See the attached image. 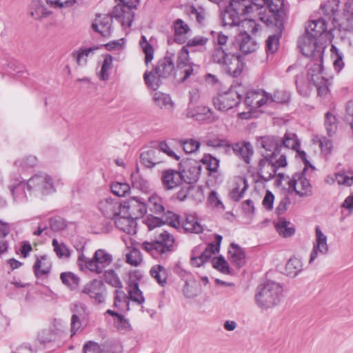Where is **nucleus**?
I'll list each match as a JSON object with an SVG mask.
<instances>
[{
	"instance_id": "1",
	"label": "nucleus",
	"mask_w": 353,
	"mask_h": 353,
	"mask_svg": "<svg viewBox=\"0 0 353 353\" xmlns=\"http://www.w3.org/2000/svg\"><path fill=\"white\" fill-rule=\"evenodd\" d=\"M211 61L219 64L223 70L233 77L240 75L244 68L240 54L227 52L226 49L222 46H214L211 52Z\"/></svg>"
},
{
	"instance_id": "2",
	"label": "nucleus",
	"mask_w": 353,
	"mask_h": 353,
	"mask_svg": "<svg viewBox=\"0 0 353 353\" xmlns=\"http://www.w3.org/2000/svg\"><path fill=\"white\" fill-rule=\"evenodd\" d=\"M283 292V288L280 283L268 281L257 287L255 294L256 303L262 309L273 307L281 302Z\"/></svg>"
},
{
	"instance_id": "3",
	"label": "nucleus",
	"mask_w": 353,
	"mask_h": 353,
	"mask_svg": "<svg viewBox=\"0 0 353 353\" xmlns=\"http://www.w3.org/2000/svg\"><path fill=\"white\" fill-rule=\"evenodd\" d=\"M112 256L103 249L97 250L92 259L87 258L83 252L78 256L77 263L81 271L90 270L101 274L112 262Z\"/></svg>"
},
{
	"instance_id": "4",
	"label": "nucleus",
	"mask_w": 353,
	"mask_h": 353,
	"mask_svg": "<svg viewBox=\"0 0 353 353\" xmlns=\"http://www.w3.org/2000/svg\"><path fill=\"white\" fill-rule=\"evenodd\" d=\"M247 0H230V5L222 14L224 26H236L241 23L240 17L252 12V6L248 5Z\"/></svg>"
},
{
	"instance_id": "5",
	"label": "nucleus",
	"mask_w": 353,
	"mask_h": 353,
	"mask_svg": "<svg viewBox=\"0 0 353 353\" xmlns=\"http://www.w3.org/2000/svg\"><path fill=\"white\" fill-rule=\"evenodd\" d=\"M26 189L30 195L40 196L55 192L52 177L47 174L41 173L33 175L26 182Z\"/></svg>"
},
{
	"instance_id": "6",
	"label": "nucleus",
	"mask_w": 353,
	"mask_h": 353,
	"mask_svg": "<svg viewBox=\"0 0 353 353\" xmlns=\"http://www.w3.org/2000/svg\"><path fill=\"white\" fill-rule=\"evenodd\" d=\"M163 222L168 223L174 228H179L181 225L185 231L190 233L200 234L204 230L194 214H186L184 219L181 222L177 214L168 211L163 215Z\"/></svg>"
},
{
	"instance_id": "7",
	"label": "nucleus",
	"mask_w": 353,
	"mask_h": 353,
	"mask_svg": "<svg viewBox=\"0 0 353 353\" xmlns=\"http://www.w3.org/2000/svg\"><path fill=\"white\" fill-rule=\"evenodd\" d=\"M287 165L285 153H282L278 159L263 157L259 161L257 174L261 179L268 181L275 176L279 168H285Z\"/></svg>"
},
{
	"instance_id": "8",
	"label": "nucleus",
	"mask_w": 353,
	"mask_h": 353,
	"mask_svg": "<svg viewBox=\"0 0 353 353\" xmlns=\"http://www.w3.org/2000/svg\"><path fill=\"white\" fill-rule=\"evenodd\" d=\"M216 244L210 243L207 246L198 245L192 250L190 263L194 267H200L207 262L211 257L219 252L222 236L216 234L214 236Z\"/></svg>"
},
{
	"instance_id": "9",
	"label": "nucleus",
	"mask_w": 353,
	"mask_h": 353,
	"mask_svg": "<svg viewBox=\"0 0 353 353\" xmlns=\"http://www.w3.org/2000/svg\"><path fill=\"white\" fill-rule=\"evenodd\" d=\"M174 243V237L168 232H161L154 242H144L142 248L150 253L153 257L170 252Z\"/></svg>"
},
{
	"instance_id": "10",
	"label": "nucleus",
	"mask_w": 353,
	"mask_h": 353,
	"mask_svg": "<svg viewBox=\"0 0 353 353\" xmlns=\"http://www.w3.org/2000/svg\"><path fill=\"white\" fill-rule=\"evenodd\" d=\"M283 7V0H265L263 10L259 12L260 21L268 26H278L280 24Z\"/></svg>"
},
{
	"instance_id": "11",
	"label": "nucleus",
	"mask_w": 353,
	"mask_h": 353,
	"mask_svg": "<svg viewBox=\"0 0 353 353\" xmlns=\"http://www.w3.org/2000/svg\"><path fill=\"white\" fill-rule=\"evenodd\" d=\"M317 39L305 33L298 41L300 50L303 55L311 57V59L323 58L325 46L319 44Z\"/></svg>"
},
{
	"instance_id": "12",
	"label": "nucleus",
	"mask_w": 353,
	"mask_h": 353,
	"mask_svg": "<svg viewBox=\"0 0 353 353\" xmlns=\"http://www.w3.org/2000/svg\"><path fill=\"white\" fill-rule=\"evenodd\" d=\"M241 95L234 88L219 93L213 98L214 108L221 112H226L237 106L241 102Z\"/></svg>"
},
{
	"instance_id": "13",
	"label": "nucleus",
	"mask_w": 353,
	"mask_h": 353,
	"mask_svg": "<svg viewBox=\"0 0 353 353\" xmlns=\"http://www.w3.org/2000/svg\"><path fill=\"white\" fill-rule=\"evenodd\" d=\"M304 165H305V164H304ZM308 166L314 169L312 165L310 163V165L305 166L301 172L295 173L292 179L288 181L289 190L294 191L296 194L300 196H308L312 194V185L309 180L305 176V172Z\"/></svg>"
},
{
	"instance_id": "14",
	"label": "nucleus",
	"mask_w": 353,
	"mask_h": 353,
	"mask_svg": "<svg viewBox=\"0 0 353 353\" xmlns=\"http://www.w3.org/2000/svg\"><path fill=\"white\" fill-rule=\"evenodd\" d=\"M281 145H282V153H285L286 155L289 152H295L296 157L300 158L305 166L310 165L309 161L307 159V154L303 150H301L300 141L297 139V136L295 133L291 132H287L283 138H280Z\"/></svg>"
},
{
	"instance_id": "15",
	"label": "nucleus",
	"mask_w": 353,
	"mask_h": 353,
	"mask_svg": "<svg viewBox=\"0 0 353 353\" xmlns=\"http://www.w3.org/2000/svg\"><path fill=\"white\" fill-rule=\"evenodd\" d=\"M258 145L263 148V157H269L272 159H276L280 157L282 152L280 138L274 136H265L258 139Z\"/></svg>"
},
{
	"instance_id": "16",
	"label": "nucleus",
	"mask_w": 353,
	"mask_h": 353,
	"mask_svg": "<svg viewBox=\"0 0 353 353\" xmlns=\"http://www.w3.org/2000/svg\"><path fill=\"white\" fill-rule=\"evenodd\" d=\"M146 212L147 205L139 197H131L122 204V214H128L135 219L143 216Z\"/></svg>"
},
{
	"instance_id": "17",
	"label": "nucleus",
	"mask_w": 353,
	"mask_h": 353,
	"mask_svg": "<svg viewBox=\"0 0 353 353\" xmlns=\"http://www.w3.org/2000/svg\"><path fill=\"white\" fill-rule=\"evenodd\" d=\"M142 276V274L138 270L132 272L130 273L128 283L129 300L138 305H141L145 302V298L139 288V282L141 280Z\"/></svg>"
},
{
	"instance_id": "18",
	"label": "nucleus",
	"mask_w": 353,
	"mask_h": 353,
	"mask_svg": "<svg viewBox=\"0 0 353 353\" xmlns=\"http://www.w3.org/2000/svg\"><path fill=\"white\" fill-rule=\"evenodd\" d=\"M161 181L165 190H171L182 185L185 179L181 172L169 168L161 172Z\"/></svg>"
},
{
	"instance_id": "19",
	"label": "nucleus",
	"mask_w": 353,
	"mask_h": 353,
	"mask_svg": "<svg viewBox=\"0 0 353 353\" xmlns=\"http://www.w3.org/2000/svg\"><path fill=\"white\" fill-rule=\"evenodd\" d=\"M81 293L88 295L98 303H103L105 300V288L102 281L93 279L86 283Z\"/></svg>"
},
{
	"instance_id": "20",
	"label": "nucleus",
	"mask_w": 353,
	"mask_h": 353,
	"mask_svg": "<svg viewBox=\"0 0 353 353\" xmlns=\"http://www.w3.org/2000/svg\"><path fill=\"white\" fill-rule=\"evenodd\" d=\"M98 208L108 219H112L122 214V203L117 199L106 198L101 200Z\"/></svg>"
},
{
	"instance_id": "21",
	"label": "nucleus",
	"mask_w": 353,
	"mask_h": 353,
	"mask_svg": "<svg viewBox=\"0 0 353 353\" xmlns=\"http://www.w3.org/2000/svg\"><path fill=\"white\" fill-rule=\"evenodd\" d=\"M327 241V236L323 233L319 226H316L315 228V241L313 243L309 263H312L319 254L325 255L327 254L329 247Z\"/></svg>"
},
{
	"instance_id": "22",
	"label": "nucleus",
	"mask_w": 353,
	"mask_h": 353,
	"mask_svg": "<svg viewBox=\"0 0 353 353\" xmlns=\"http://www.w3.org/2000/svg\"><path fill=\"white\" fill-rule=\"evenodd\" d=\"M244 102L250 112L255 111L264 105H268V92L263 90L249 91L246 94Z\"/></svg>"
},
{
	"instance_id": "23",
	"label": "nucleus",
	"mask_w": 353,
	"mask_h": 353,
	"mask_svg": "<svg viewBox=\"0 0 353 353\" xmlns=\"http://www.w3.org/2000/svg\"><path fill=\"white\" fill-rule=\"evenodd\" d=\"M338 26L345 31L353 30V0L346 1L338 17Z\"/></svg>"
},
{
	"instance_id": "24",
	"label": "nucleus",
	"mask_w": 353,
	"mask_h": 353,
	"mask_svg": "<svg viewBox=\"0 0 353 353\" xmlns=\"http://www.w3.org/2000/svg\"><path fill=\"white\" fill-rule=\"evenodd\" d=\"M171 29L174 32V42L179 44H183L186 43L191 32V29L188 23L181 19H177L173 21L171 26Z\"/></svg>"
},
{
	"instance_id": "25",
	"label": "nucleus",
	"mask_w": 353,
	"mask_h": 353,
	"mask_svg": "<svg viewBox=\"0 0 353 353\" xmlns=\"http://www.w3.org/2000/svg\"><path fill=\"white\" fill-rule=\"evenodd\" d=\"M174 57L173 53L168 52L164 58L159 61L154 68L155 74L162 78L171 76L174 71Z\"/></svg>"
},
{
	"instance_id": "26",
	"label": "nucleus",
	"mask_w": 353,
	"mask_h": 353,
	"mask_svg": "<svg viewBox=\"0 0 353 353\" xmlns=\"http://www.w3.org/2000/svg\"><path fill=\"white\" fill-rule=\"evenodd\" d=\"M307 67V81L313 85H318V83H322V80H323V77L322 76L323 58L320 59L319 61L317 59H310Z\"/></svg>"
},
{
	"instance_id": "27",
	"label": "nucleus",
	"mask_w": 353,
	"mask_h": 353,
	"mask_svg": "<svg viewBox=\"0 0 353 353\" xmlns=\"http://www.w3.org/2000/svg\"><path fill=\"white\" fill-rule=\"evenodd\" d=\"M114 224L120 230L133 235L137 233L136 219L128 214H121L114 218Z\"/></svg>"
},
{
	"instance_id": "28",
	"label": "nucleus",
	"mask_w": 353,
	"mask_h": 353,
	"mask_svg": "<svg viewBox=\"0 0 353 353\" xmlns=\"http://www.w3.org/2000/svg\"><path fill=\"white\" fill-rule=\"evenodd\" d=\"M26 183L14 179L8 185V188L12 193L13 200L16 203H23L27 201V194L25 191Z\"/></svg>"
},
{
	"instance_id": "29",
	"label": "nucleus",
	"mask_w": 353,
	"mask_h": 353,
	"mask_svg": "<svg viewBox=\"0 0 353 353\" xmlns=\"http://www.w3.org/2000/svg\"><path fill=\"white\" fill-rule=\"evenodd\" d=\"M186 115L188 117L194 118L198 121H207L209 123L216 120V117L214 115L212 110L206 106H198L195 112L188 108Z\"/></svg>"
},
{
	"instance_id": "30",
	"label": "nucleus",
	"mask_w": 353,
	"mask_h": 353,
	"mask_svg": "<svg viewBox=\"0 0 353 353\" xmlns=\"http://www.w3.org/2000/svg\"><path fill=\"white\" fill-rule=\"evenodd\" d=\"M234 153L243 159L247 164H250L251 158L253 156L254 150L249 142L237 143L231 145Z\"/></svg>"
},
{
	"instance_id": "31",
	"label": "nucleus",
	"mask_w": 353,
	"mask_h": 353,
	"mask_svg": "<svg viewBox=\"0 0 353 353\" xmlns=\"http://www.w3.org/2000/svg\"><path fill=\"white\" fill-rule=\"evenodd\" d=\"M93 29L104 37H109L112 33V18L109 16L98 17L92 23Z\"/></svg>"
},
{
	"instance_id": "32",
	"label": "nucleus",
	"mask_w": 353,
	"mask_h": 353,
	"mask_svg": "<svg viewBox=\"0 0 353 353\" xmlns=\"http://www.w3.org/2000/svg\"><path fill=\"white\" fill-rule=\"evenodd\" d=\"M160 152L157 149L151 148L141 154V163L146 168H153L157 164L161 162L159 158Z\"/></svg>"
},
{
	"instance_id": "33",
	"label": "nucleus",
	"mask_w": 353,
	"mask_h": 353,
	"mask_svg": "<svg viewBox=\"0 0 353 353\" xmlns=\"http://www.w3.org/2000/svg\"><path fill=\"white\" fill-rule=\"evenodd\" d=\"M327 30V23L323 19L313 20L309 22L305 29V33L319 39Z\"/></svg>"
},
{
	"instance_id": "34",
	"label": "nucleus",
	"mask_w": 353,
	"mask_h": 353,
	"mask_svg": "<svg viewBox=\"0 0 353 353\" xmlns=\"http://www.w3.org/2000/svg\"><path fill=\"white\" fill-rule=\"evenodd\" d=\"M114 307L123 312L130 310L129 297L122 289H117L114 292Z\"/></svg>"
},
{
	"instance_id": "35",
	"label": "nucleus",
	"mask_w": 353,
	"mask_h": 353,
	"mask_svg": "<svg viewBox=\"0 0 353 353\" xmlns=\"http://www.w3.org/2000/svg\"><path fill=\"white\" fill-rule=\"evenodd\" d=\"M52 263L46 255L37 256L33 269L37 277L48 274L51 270Z\"/></svg>"
},
{
	"instance_id": "36",
	"label": "nucleus",
	"mask_w": 353,
	"mask_h": 353,
	"mask_svg": "<svg viewBox=\"0 0 353 353\" xmlns=\"http://www.w3.org/2000/svg\"><path fill=\"white\" fill-rule=\"evenodd\" d=\"M228 253L230 261L235 266L239 268L245 264V252L237 244L231 243Z\"/></svg>"
},
{
	"instance_id": "37",
	"label": "nucleus",
	"mask_w": 353,
	"mask_h": 353,
	"mask_svg": "<svg viewBox=\"0 0 353 353\" xmlns=\"http://www.w3.org/2000/svg\"><path fill=\"white\" fill-rule=\"evenodd\" d=\"M248 188V184L244 177H236L234 181V186L230 192V197L235 201H239Z\"/></svg>"
},
{
	"instance_id": "38",
	"label": "nucleus",
	"mask_w": 353,
	"mask_h": 353,
	"mask_svg": "<svg viewBox=\"0 0 353 353\" xmlns=\"http://www.w3.org/2000/svg\"><path fill=\"white\" fill-rule=\"evenodd\" d=\"M239 37V49L243 53H252L257 49L258 43L248 33H242Z\"/></svg>"
},
{
	"instance_id": "39",
	"label": "nucleus",
	"mask_w": 353,
	"mask_h": 353,
	"mask_svg": "<svg viewBox=\"0 0 353 353\" xmlns=\"http://www.w3.org/2000/svg\"><path fill=\"white\" fill-rule=\"evenodd\" d=\"M153 100L156 105L161 109L164 108L168 110H173L174 108V103L168 94L156 92L154 93Z\"/></svg>"
},
{
	"instance_id": "40",
	"label": "nucleus",
	"mask_w": 353,
	"mask_h": 353,
	"mask_svg": "<svg viewBox=\"0 0 353 353\" xmlns=\"http://www.w3.org/2000/svg\"><path fill=\"white\" fill-rule=\"evenodd\" d=\"M201 166L197 162L190 163L188 168L183 171V176H185V182L190 184L195 183L199 178L201 173Z\"/></svg>"
},
{
	"instance_id": "41",
	"label": "nucleus",
	"mask_w": 353,
	"mask_h": 353,
	"mask_svg": "<svg viewBox=\"0 0 353 353\" xmlns=\"http://www.w3.org/2000/svg\"><path fill=\"white\" fill-rule=\"evenodd\" d=\"M201 292L200 283L195 279L190 278L185 282L183 288V293L188 299H192L198 296Z\"/></svg>"
},
{
	"instance_id": "42",
	"label": "nucleus",
	"mask_w": 353,
	"mask_h": 353,
	"mask_svg": "<svg viewBox=\"0 0 353 353\" xmlns=\"http://www.w3.org/2000/svg\"><path fill=\"white\" fill-rule=\"evenodd\" d=\"M291 98V94L285 90H276L273 94L268 92V105L272 103H288Z\"/></svg>"
},
{
	"instance_id": "43",
	"label": "nucleus",
	"mask_w": 353,
	"mask_h": 353,
	"mask_svg": "<svg viewBox=\"0 0 353 353\" xmlns=\"http://www.w3.org/2000/svg\"><path fill=\"white\" fill-rule=\"evenodd\" d=\"M339 0H327L325 3L321 5V8L326 16L332 17V19L338 25V18L339 15L337 14L339 8Z\"/></svg>"
},
{
	"instance_id": "44",
	"label": "nucleus",
	"mask_w": 353,
	"mask_h": 353,
	"mask_svg": "<svg viewBox=\"0 0 353 353\" xmlns=\"http://www.w3.org/2000/svg\"><path fill=\"white\" fill-rule=\"evenodd\" d=\"M98 48H79L78 50L74 51L72 54L73 59L80 66L85 65L88 58L90 54H93Z\"/></svg>"
},
{
	"instance_id": "45",
	"label": "nucleus",
	"mask_w": 353,
	"mask_h": 353,
	"mask_svg": "<svg viewBox=\"0 0 353 353\" xmlns=\"http://www.w3.org/2000/svg\"><path fill=\"white\" fill-rule=\"evenodd\" d=\"M150 274L161 286L165 285L167 283L168 274L163 266L161 265H153L150 270Z\"/></svg>"
},
{
	"instance_id": "46",
	"label": "nucleus",
	"mask_w": 353,
	"mask_h": 353,
	"mask_svg": "<svg viewBox=\"0 0 353 353\" xmlns=\"http://www.w3.org/2000/svg\"><path fill=\"white\" fill-rule=\"evenodd\" d=\"M148 208L154 214H161L165 212L163 199L155 193L148 198Z\"/></svg>"
},
{
	"instance_id": "47",
	"label": "nucleus",
	"mask_w": 353,
	"mask_h": 353,
	"mask_svg": "<svg viewBox=\"0 0 353 353\" xmlns=\"http://www.w3.org/2000/svg\"><path fill=\"white\" fill-rule=\"evenodd\" d=\"M276 227L279 234L285 238L292 236L295 232V228L291 223L283 219H279Z\"/></svg>"
},
{
	"instance_id": "48",
	"label": "nucleus",
	"mask_w": 353,
	"mask_h": 353,
	"mask_svg": "<svg viewBox=\"0 0 353 353\" xmlns=\"http://www.w3.org/2000/svg\"><path fill=\"white\" fill-rule=\"evenodd\" d=\"M139 45L142 51L145 54V63L146 65H148V63L151 62L154 58V48L147 41V39L144 35L141 36V38L139 41Z\"/></svg>"
},
{
	"instance_id": "49",
	"label": "nucleus",
	"mask_w": 353,
	"mask_h": 353,
	"mask_svg": "<svg viewBox=\"0 0 353 353\" xmlns=\"http://www.w3.org/2000/svg\"><path fill=\"white\" fill-rule=\"evenodd\" d=\"M161 78H162V77H159V75L155 74V69L153 71H146L144 73L145 84L149 88L152 89L153 90H157L160 86Z\"/></svg>"
},
{
	"instance_id": "50",
	"label": "nucleus",
	"mask_w": 353,
	"mask_h": 353,
	"mask_svg": "<svg viewBox=\"0 0 353 353\" xmlns=\"http://www.w3.org/2000/svg\"><path fill=\"white\" fill-rule=\"evenodd\" d=\"M113 60L110 55H106L103 61L101 70L99 73V76L101 80L107 81L109 79L110 72L112 69Z\"/></svg>"
},
{
	"instance_id": "51",
	"label": "nucleus",
	"mask_w": 353,
	"mask_h": 353,
	"mask_svg": "<svg viewBox=\"0 0 353 353\" xmlns=\"http://www.w3.org/2000/svg\"><path fill=\"white\" fill-rule=\"evenodd\" d=\"M60 279L63 284L71 290L77 288L79 285V278L72 272H63L60 275Z\"/></svg>"
},
{
	"instance_id": "52",
	"label": "nucleus",
	"mask_w": 353,
	"mask_h": 353,
	"mask_svg": "<svg viewBox=\"0 0 353 353\" xmlns=\"http://www.w3.org/2000/svg\"><path fill=\"white\" fill-rule=\"evenodd\" d=\"M105 313L114 317V323L118 330H125L130 327L128 321L122 314L112 310H108Z\"/></svg>"
},
{
	"instance_id": "53",
	"label": "nucleus",
	"mask_w": 353,
	"mask_h": 353,
	"mask_svg": "<svg viewBox=\"0 0 353 353\" xmlns=\"http://www.w3.org/2000/svg\"><path fill=\"white\" fill-rule=\"evenodd\" d=\"M104 280L107 283L117 289L123 288L121 281L116 272L112 270H109L104 272Z\"/></svg>"
},
{
	"instance_id": "54",
	"label": "nucleus",
	"mask_w": 353,
	"mask_h": 353,
	"mask_svg": "<svg viewBox=\"0 0 353 353\" xmlns=\"http://www.w3.org/2000/svg\"><path fill=\"white\" fill-rule=\"evenodd\" d=\"M330 51L334 59V69L339 72L344 67L343 54L334 45H332Z\"/></svg>"
},
{
	"instance_id": "55",
	"label": "nucleus",
	"mask_w": 353,
	"mask_h": 353,
	"mask_svg": "<svg viewBox=\"0 0 353 353\" xmlns=\"http://www.w3.org/2000/svg\"><path fill=\"white\" fill-rule=\"evenodd\" d=\"M53 249L57 256L60 259H68L70 256L69 248L63 243H59L56 239L52 241Z\"/></svg>"
},
{
	"instance_id": "56",
	"label": "nucleus",
	"mask_w": 353,
	"mask_h": 353,
	"mask_svg": "<svg viewBox=\"0 0 353 353\" xmlns=\"http://www.w3.org/2000/svg\"><path fill=\"white\" fill-rule=\"evenodd\" d=\"M132 185L140 190L141 192L148 193L150 191V187L149 182L138 174L132 176Z\"/></svg>"
},
{
	"instance_id": "57",
	"label": "nucleus",
	"mask_w": 353,
	"mask_h": 353,
	"mask_svg": "<svg viewBox=\"0 0 353 353\" xmlns=\"http://www.w3.org/2000/svg\"><path fill=\"white\" fill-rule=\"evenodd\" d=\"M143 261L141 252L136 249H132L129 253L126 254V262L132 266H138Z\"/></svg>"
},
{
	"instance_id": "58",
	"label": "nucleus",
	"mask_w": 353,
	"mask_h": 353,
	"mask_svg": "<svg viewBox=\"0 0 353 353\" xmlns=\"http://www.w3.org/2000/svg\"><path fill=\"white\" fill-rule=\"evenodd\" d=\"M325 126L329 136L334 134L337 129L336 119L330 112L325 114Z\"/></svg>"
},
{
	"instance_id": "59",
	"label": "nucleus",
	"mask_w": 353,
	"mask_h": 353,
	"mask_svg": "<svg viewBox=\"0 0 353 353\" xmlns=\"http://www.w3.org/2000/svg\"><path fill=\"white\" fill-rule=\"evenodd\" d=\"M112 192L118 196H124L130 190L126 183L114 182L111 185Z\"/></svg>"
},
{
	"instance_id": "60",
	"label": "nucleus",
	"mask_w": 353,
	"mask_h": 353,
	"mask_svg": "<svg viewBox=\"0 0 353 353\" xmlns=\"http://www.w3.org/2000/svg\"><path fill=\"white\" fill-rule=\"evenodd\" d=\"M279 34H273L268 37L266 40V50L268 54H274L278 50L279 43Z\"/></svg>"
},
{
	"instance_id": "61",
	"label": "nucleus",
	"mask_w": 353,
	"mask_h": 353,
	"mask_svg": "<svg viewBox=\"0 0 353 353\" xmlns=\"http://www.w3.org/2000/svg\"><path fill=\"white\" fill-rule=\"evenodd\" d=\"M189 51L187 46H183L177 54V67L183 68L189 64Z\"/></svg>"
},
{
	"instance_id": "62",
	"label": "nucleus",
	"mask_w": 353,
	"mask_h": 353,
	"mask_svg": "<svg viewBox=\"0 0 353 353\" xmlns=\"http://www.w3.org/2000/svg\"><path fill=\"white\" fill-rule=\"evenodd\" d=\"M286 269L290 274L296 275L302 270V263L297 258L290 259L286 264Z\"/></svg>"
},
{
	"instance_id": "63",
	"label": "nucleus",
	"mask_w": 353,
	"mask_h": 353,
	"mask_svg": "<svg viewBox=\"0 0 353 353\" xmlns=\"http://www.w3.org/2000/svg\"><path fill=\"white\" fill-rule=\"evenodd\" d=\"M55 339V333L51 329H45L41 331L38 335V340L42 344L51 342Z\"/></svg>"
},
{
	"instance_id": "64",
	"label": "nucleus",
	"mask_w": 353,
	"mask_h": 353,
	"mask_svg": "<svg viewBox=\"0 0 353 353\" xmlns=\"http://www.w3.org/2000/svg\"><path fill=\"white\" fill-rule=\"evenodd\" d=\"M207 145L213 148H223L226 151L231 148V145L227 140L218 137L208 140Z\"/></svg>"
}]
</instances>
